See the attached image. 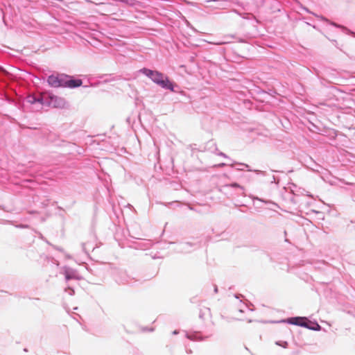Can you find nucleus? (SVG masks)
<instances>
[{
  "label": "nucleus",
  "instance_id": "1",
  "mask_svg": "<svg viewBox=\"0 0 355 355\" xmlns=\"http://www.w3.org/2000/svg\"><path fill=\"white\" fill-rule=\"evenodd\" d=\"M142 73L151 78V80L163 88L173 91V84L163 73L144 68L140 71Z\"/></svg>",
  "mask_w": 355,
  "mask_h": 355
},
{
  "label": "nucleus",
  "instance_id": "2",
  "mask_svg": "<svg viewBox=\"0 0 355 355\" xmlns=\"http://www.w3.org/2000/svg\"><path fill=\"white\" fill-rule=\"evenodd\" d=\"M48 103L49 105L56 108H62L66 104L63 98L57 96H49V101Z\"/></svg>",
  "mask_w": 355,
  "mask_h": 355
},
{
  "label": "nucleus",
  "instance_id": "3",
  "mask_svg": "<svg viewBox=\"0 0 355 355\" xmlns=\"http://www.w3.org/2000/svg\"><path fill=\"white\" fill-rule=\"evenodd\" d=\"M47 81L51 87H63L64 78L51 75L49 76Z\"/></svg>",
  "mask_w": 355,
  "mask_h": 355
},
{
  "label": "nucleus",
  "instance_id": "4",
  "mask_svg": "<svg viewBox=\"0 0 355 355\" xmlns=\"http://www.w3.org/2000/svg\"><path fill=\"white\" fill-rule=\"evenodd\" d=\"M82 83H83V82L80 79L67 80L65 78H64L63 87L74 88V87H80L82 85Z\"/></svg>",
  "mask_w": 355,
  "mask_h": 355
},
{
  "label": "nucleus",
  "instance_id": "5",
  "mask_svg": "<svg viewBox=\"0 0 355 355\" xmlns=\"http://www.w3.org/2000/svg\"><path fill=\"white\" fill-rule=\"evenodd\" d=\"M306 318H300V317H296V318H291L289 319L290 323L293 324H296L302 327H306Z\"/></svg>",
  "mask_w": 355,
  "mask_h": 355
},
{
  "label": "nucleus",
  "instance_id": "6",
  "mask_svg": "<svg viewBox=\"0 0 355 355\" xmlns=\"http://www.w3.org/2000/svg\"><path fill=\"white\" fill-rule=\"evenodd\" d=\"M225 43H227V42H216V43H214V44H217V45H220V44H225Z\"/></svg>",
  "mask_w": 355,
  "mask_h": 355
},
{
  "label": "nucleus",
  "instance_id": "7",
  "mask_svg": "<svg viewBox=\"0 0 355 355\" xmlns=\"http://www.w3.org/2000/svg\"><path fill=\"white\" fill-rule=\"evenodd\" d=\"M232 187H239V185L238 184H236V183H234V184H232Z\"/></svg>",
  "mask_w": 355,
  "mask_h": 355
},
{
  "label": "nucleus",
  "instance_id": "8",
  "mask_svg": "<svg viewBox=\"0 0 355 355\" xmlns=\"http://www.w3.org/2000/svg\"><path fill=\"white\" fill-rule=\"evenodd\" d=\"M42 99H43V98H40V99H38L37 101H38L39 102H40L41 103H42Z\"/></svg>",
  "mask_w": 355,
  "mask_h": 355
},
{
  "label": "nucleus",
  "instance_id": "9",
  "mask_svg": "<svg viewBox=\"0 0 355 355\" xmlns=\"http://www.w3.org/2000/svg\"><path fill=\"white\" fill-rule=\"evenodd\" d=\"M0 70H1L3 72H6V71L3 69H2L1 67H0Z\"/></svg>",
  "mask_w": 355,
  "mask_h": 355
},
{
  "label": "nucleus",
  "instance_id": "10",
  "mask_svg": "<svg viewBox=\"0 0 355 355\" xmlns=\"http://www.w3.org/2000/svg\"><path fill=\"white\" fill-rule=\"evenodd\" d=\"M230 37L231 38H234V36L232 35H230Z\"/></svg>",
  "mask_w": 355,
  "mask_h": 355
}]
</instances>
